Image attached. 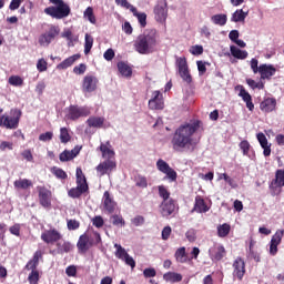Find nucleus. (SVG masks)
Instances as JSON below:
<instances>
[{
  "mask_svg": "<svg viewBox=\"0 0 284 284\" xmlns=\"http://www.w3.org/2000/svg\"><path fill=\"white\" fill-rule=\"evenodd\" d=\"M199 128H201V121L199 120L181 125L175 131L171 141L173 150H175V152H183V150H190V148L194 145V140H192V136L194 135V132L199 130Z\"/></svg>",
  "mask_w": 284,
  "mask_h": 284,
  "instance_id": "f257e3e1",
  "label": "nucleus"
},
{
  "mask_svg": "<svg viewBox=\"0 0 284 284\" xmlns=\"http://www.w3.org/2000/svg\"><path fill=\"white\" fill-rule=\"evenodd\" d=\"M159 45V32L156 29H149L140 34L134 41V50L139 54H152Z\"/></svg>",
  "mask_w": 284,
  "mask_h": 284,
  "instance_id": "f03ea898",
  "label": "nucleus"
},
{
  "mask_svg": "<svg viewBox=\"0 0 284 284\" xmlns=\"http://www.w3.org/2000/svg\"><path fill=\"white\" fill-rule=\"evenodd\" d=\"M53 6L44 9V13L52 19H65V17H70V6L65 3L63 0H49Z\"/></svg>",
  "mask_w": 284,
  "mask_h": 284,
  "instance_id": "7ed1b4c3",
  "label": "nucleus"
},
{
  "mask_svg": "<svg viewBox=\"0 0 284 284\" xmlns=\"http://www.w3.org/2000/svg\"><path fill=\"white\" fill-rule=\"evenodd\" d=\"M19 121H21V110L13 109L10 111V114H3L0 116V128L17 130V128H19Z\"/></svg>",
  "mask_w": 284,
  "mask_h": 284,
  "instance_id": "20e7f679",
  "label": "nucleus"
},
{
  "mask_svg": "<svg viewBox=\"0 0 284 284\" xmlns=\"http://www.w3.org/2000/svg\"><path fill=\"white\" fill-rule=\"evenodd\" d=\"M64 112V119H67V121H77L83 116H90L91 113L90 108L79 105H70Z\"/></svg>",
  "mask_w": 284,
  "mask_h": 284,
  "instance_id": "39448f33",
  "label": "nucleus"
},
{
  "mask_svg": "<svg viewBox=\"0 0 284 284\" xmlns=\"http://www.w3.org/2000/svg\"><path fill=\"white\" fill-rule=\"evenodd\" d=\"M176 65L181 79L190 85L192 83V74H190V67H187V59L185 57L178 58Z\"/></svg>",
  "mask_w": 284,
  "mask_h": 284,
  "instance_id": "423d86ee",
  "label": "nucleus"
},
{
  "mask_svg": "<svg viewBox=\"0 0 284 284\" xmlns=\"http://www.w3.org/2000/svg\"><path fill=\"white\" fill-rule=\"evenodd\" d=\"M114 248H115V253H114L115 258L123 261L125 263V265H129L131 267V270H134V267H136V262L134 261V258L132 256H130L128 251H125V248H123V246H121V244L115 243Z\"/></svg>",
  "mask_w": 284,
  "mask_h": 284,
  "instance_id": "0eeeda50",
  "label": "nucleus"
},
{
  "mask_svg": "<svg viewBox=\"0 0 284 284\" xmlns=\"http://www.w3.org/2000/svg\"><path fill=\"white\" fill-rule=\"evenodd\" d=\"M156 168L159 172H162V174L166 175L171 183H174V181H176V171H174V169H172L171 165L165 162V160H158Z\"/></svg>",
  "mask_w": 284,
  "mask_h": 284,
  "instance_id": "6e6552de",
  "label": "nucleus"
},
{
  "mask_svg": "<svg viewBox=\"0 0 284 284\" xmlns=\"http://www.w3.org/2000/svg\"><path fill=\"white\" fill-rule=\"evenodd\" d=\"M57 37H59V28L52 26L45 33L40 36L39 43L40 45H42V48H48V45H50V42L53 39H57Z\"/></svg>",
  "mask_w": 284,
  "mask_h": 284,
  "instance_id": "1a4fd4ad",
  "label": "nucleus"
},
{
  "mask_svg": "<svg viewBox=\"0 0 284 284\" xmlns=\"http://www.w3.org/2000/svg\"><path fill=\"white\" fill-rule=\"evenodd\" d=\"M155 20L159 23L168 21V1L161 0L154 8Z\"/></svg>",
  "mask_w": 284,
  "mask_h": 284,
  "instance_id": "9d476101",
  "label": "nucleus"
},
{
  "mask_svg": "<svg viewBox=\"0 0 284 284\" xmlns=\"http://www.w3.org/2000/svg\"><path fill=\"white\" fill-rule=\"evenodd\" d=\"M281 187H284V171L277 170L275 179L272 181L270 185L272 195L277 196V194L281 192Z\"/></svg>",
  "mask_w": 284,
  "mask_h": 284,
  "instance_id": "9b49d317",
  "label": "nucleus"
},
{
  "mask_svg": "<svg viewBox=\"0 0 284 284\" xmlns=\"http://www.w3.org/2000/svg\"><path fill=\"white\" fill-rule=\"evenodd\" d=\"M37 190L39 193L40 205H42V207H50V205H52V192L45 186H38Z\"/></svg>",
  "mask_w": 284,
  "mask_h": 284,
  "instance_id": "f8f14e48",
  "label": "nucleus"
},
{
  "mask_svg": "<svg viewBox=\"0 0 284 284\" xmlns=\"http://www.w3.org/2000/svg\"><path fill=\"white\" fill-rule=\"evenodd\" d=\"M284 230H278L271 239L270 243V254L271 256H276L278 253V245H281V241H283Z\"/></svg>",
  "mask_w": 284,
  "mask_h": 284,
  "instance_id": "ddd939ff",
  "label": "nucleus"
},
{
  "mask_svg": "<svg viewBox=\"0 0 284 284\" xmlns=\"http://www.w3.org/2000/svg\"><path fill=\"white\" fill-rule=\"evenodd\" d=\"M41 240L44 243L53 244V243H57V241H61V233L57 231V229L45 230L41 234Z\"/></svg>",
  "mask_w": 284,
  "mask_h": 284,
  "instance_id": "4468645a",
  "label": "nucleus"
},
{
  "mask_svg": "<svg viewBox=\"0 0 284 284\" xmlns=\"http://www.w3.org/2000/svg\"><path fill=\"white\" fill-rule=\"evenodd\" d=\"M99 85V79L94 75H85L82 81V91L83 92H94Z\"/></svg>",
  "mask_w": 284,
  "mask_h": 284,
  "instance_id": "2eb2a0df",
  "label": "nucleus"
},
{
  "mask_svg": "<svg viewBox=\"0 0 284 284\" xmlns=\"http://www.w3.org/2000/svg\"><path fill=\"white\" fill-rule=\"evenodd\" d=\"M113 170H116V162L114 160H105L97 166V172L100 176L110 174Z\"/></svg>",
  "mask_w": 284,
  "mask_h": 284,
  "instance_id": "dca6fc26",
  "label": "nucleus"
},
{
  "mask_svg": "<svg viewBox=\"0 0 284 284\" xmlns=\"http://www.w3.org/2000/svg\"><path fill=\"white\" fill-rule=\"evenodd\" d=\"M233 276L239 278V281H243V276H245V261L241 257L233 262Z\"/></svg>",
  "mask_w": 284,
  "mask_h": 284,
  "instance_id": "f3484780",
  "label": "nucleus"
},
{
  "mask_svg": "<svg viewBox=\"0 0 284 284\" xmlns=\"http://www.w3.org/2000/svg\"><path fill=\"white\" fill-rule=\"evenodd\" d=\"M82 146L77 145L74 146L73 150H64L62 153L59 155V160L61 163H68V161H72L73 159H77L79 156V152H81Z\"/></svg>",
  "mask_w": 284,
  "mask_h": 284,
  "instance_id": "a211bd4d",
  "label": "nucleus"
},
{
  "mask_svg": "<svg viewBox=\"0 0 284 284\" xmlns=\"http://www.w3.org/2000/svg\"><path fill=\"white\" fill-rule=\"evenodd\" d=\"M150 110H163V94L161 91H153L152 99L149 100Z\"/></svg>",
  "mask_w": 284,
  "mask_h": 284,
  "instance_id": "6ab92c4d",
  "label": "nucleus"
},
{
  "mask_svg": "<svg viewBox=\"0 0 284 284\" xmlns=\"http://www.w3.org/2000/svg\"><path fill=\"white\" fill-rule=\"evenodd\" d=\"M94 245V240H92L88 234H83L80 236L77 247L80 252L85 253L88 250H90Z\"/></svg>",
  "mask_w": 284,
  "mask_h": 284,
  "instance_id": "aec40b11",
  "label": "nucleus"
},
{
  "mask_svg": "<svg viewBox=\"0 0 284 284\" xmlns=\"http://www.w3.org/2000/svg\"><path fill=\"white\" fill-rule=\"evenodd\" d=\"M260 110L264 112V114L274 112V110H276V100L274 98H264V100L260 103Z\"/></svg>",
  "mask_w": 284,
  "mask_h": 284,
  "instance_id": "412c9836",
  "label": "nucleus"
},
{
  "mask_svg": "<svg viewBox=\"0 0 284 284\" xmlns=\"http://www.w3.org/2000/svg\"><path fill=\"white\" fill-rule=\"evenodd\" d=\"M176 210V204L174 203V200H166L163 201L161 204V214L164 217L172 216Z\"/></svg>",
  "mask_w": 284,
  "mask_h": 284,
  "instance_id": "4be33fe9",
  "label": "nucleus"
},
{
  "mask_svg": "<svg viewBox=\"0 0 284 284\" xmlns=\"http://www.w3.org/2000/svg\"><path fill=\"white\" fill-rule=\"evenodd\" d=\"M258 73L261 74V79L270 80L274 74H276V68L272 64H261Z\"/></svg>",
  "mask_w": 284,
  "mask_h": 284,
  "instance_id": "5701e85b",
  "label": "nucleus"
},
{
  "mask_svg": "<svg viewBox=\"0 0 284 284\" xmlns=\"http://www.w3.org/2000/svg\"><path fill=\"white\" fill-rule=\"evenodd\" d=\"M192 212H196L197 214H205V212H210V206H207L203 197L197 195L195 197V203Z\"/></svg>",
  "mask_w": 284,
  "mask_h": 284,
  "instance_id": "b1692460",
  "label": "nucleus"
},
{
  "mask_svg": "<svg viewBox=\"0 0 284 284\" xmlns=\"http://www.w3.org/2000/svg\"><path fill=\"white\" fill-rule=\"evenodd\" d=\"M100 152H102L103 159L106 161H114V150L112 149V144L110 142L102 143L100 145Z\"/></svg>",
  "mask_w": 284,
  "mask_h": 284,
  "instance_id": "393cba45",
  "label": "nucleus"
},
{
  "mask_svg": "<svg viewBox=\"0 0 284 284\" xmlns=\"http://www.w3.org/2000/svg\"><path fill=\"white\" fill-rule=\"evenodd\" d=\"M103 206H104V210L109 212V214H112V212H114L116 207V202H114L112 196H110V192L108 191H105L103 195Z\"/></svg>",
  "mask_w": 284,
  "mask_h": 284,
  "instance_id": "a878e982",
  "label": "nucleus"
},
{
  "mask_svg": "<svg viewBox=\"0 0 284 284\" xmlns=\"http://www.w3.org/2000/svg\"><path fill=\"white\" fill-rule=\"evenodd\" d=\"M256 138L261 148L264 150V156H270L272 154V146L268 144L267 138L263 133H257Z\"/></svg>",
  "mask_w": 284,
  "mask_h": 284,
  "instance_id": "bb28decb",
  "label": "nucleus"
},
{
  "mask_svg": "<svg viewBox=\"0 0 284 284\" xmlns=\"http://www.w3.org/2000/svg\"><path fill=\"white\" fill-rule=\"evenodd\" d=\"M81 59V54H73L57 65V70H68V68L74 65L75 61Z\"/></svg>",
  "mask_w": 284,
  "mask_h": 284,
  "instance_id": "cd10ccee",
  "label": "nucleus"
},
{
  "mask_svg": "<svg viewBox=\"0 0 284 284\" xmlns=\"http://www.w3.org/2000/svg\"><path fill=\"white\" fill-rule=\"evenodd\" d=\"M239 97H241L243 99V101L246 103V108L247 110H250V112L254 111V103L252 102V95L246 92L243 87L240 90Z\"/></svg>",
  "mask_w": 284,
  "mask_h": 284,
  "instance_id": "c85d7f7f",
  "label": "nucleus"
},
{
  "mask_svg": "<svg viewBox=\"0 0 284 284\" xmlns=\"http://www.w3.org/2000/svg\"><path fill=\"white\" fill-rule=\"evenodd\" d=\"M163 280L166 283H181V281H183V275L176 272H168L163 275Z\"/></svg>",
  "mask_w": 284,
  "mask_h": 284,
  "instance_id": "c756f323",
  "label": "nucleus"
},
{
  "mask_svg": "<svg viewBox=\"0 0 284 284\" xmlns=\"http://www.w3.org/2000/svg\"><path fill=\"white\" fill-rule=\"evenodd\" d=\"M88 191V184H80L78 183V186L74 189H71L69 191V196L71 199H79V196H81V194H83V192Z\"/></svg>",
  "mask_w": 284,
  "mask_h": 284,
  "instance_id": "7c9ffc66",
  "label": "nucleus"
},
{
  "mask_svg": "<svg viewBox=\"0 0 284 284\" xmlns=\"http://www.w3.org/2000/svg\"><path fill=\"white\" fill-rule=\"evenodd\" d=\"M230 52L234 59H240V61H244L248 57L247 51L239 49L236 45L230 47Z\"/></svg>",
  "mask_w": 284,
  "mask_h": 284,
  "instance_id": "2f4dec72",
  "label": "nucleus"
},
{
  "mask_svg": "<svg viewBox=\"0 0 284 284\" xmlns=\"http://www.w3.org/2000/svg\"><path fill=\"white\" fill-rule=\"evenodd\" d=\"M247 18V12L243 11V9H237L231 17V21L233 23H243Z\"/></svg>",
  "mask_w": 284,
  "mask_h": 284,
  "instance_id": "473e14b6",
  "label": "nucleus"
},
{
  "mask_svg": "<svg viewBox=\"0 0 284 284\" xmlns=\"http://www.w3.org/2000/svg\"><path fill=\"white\" fill-rule=\"evenodd\" d=\"M211 21L212 23H214V26H220L221 28H223V26L227 23V14L225 13L214 14L211 17Z\"/></svg>",
  "mask_w": 284,
  "mask_h": 284,
  "instance_id": "72a5a7b5",
  "label": "nucleus"
},
{
  "mask_svg": "<svg viewBox=\"0 0 284 284\" xmlns=\"http://www.w3.org/2000/svg\"><path fill=\"white\" fill-rule=\"evenodd\" d=\"M131 12L133 13L134 17H136L142 28H145V26H148V14L136 11L135 7H131Z\"/></svg>",
  "mask_w": 284,
  "mask_h": 284,
  "instance_id": "f704fd0d",
  "label": "nucleus"
},
{
  "mask_svg": "<svg viewBox=\"0 0 284 284\" xmlns=\"http://www.w3.org/2000/svg\"><path fill=\"white\" fill-rule=\"evenodd\" d=\"M89 128H103V123H105L104 118L91 116L87 120Z\"/></svg>",
  "mask_w": 284,
  "mask_h": 284,
  "instance_id": "c9c22d12",
  "label": "nucleus"
},
{
  "mask_svg": "<svg viewBox=\"0 0 284 284\" xmlns=\"http://www.w3.org/2000/svg\"><path fill=\"white\" fill-rule=\"evenodd\" d=\"M13 185L16 190H28V187H32V181L28 179H20V180H16L13 182Z\"/></svg>",
  "mask_w": 284,
  "mask_h": 284,
  "instance_id": "e433bc0d",
  "label": "nucleus"
},
{
  "mask_svg": "<svg viewBox=\"0 0 284 284\" xmlns=\"http://www.w3.org/2000/svg\"><path fill=\"white\" fill-rule=\"evenodd\" d=\"M118 70L122 77H132V68L125 62H119Z\"/></svg>",
  "mask_w": 284,
  "mask_h": 284,
  "instance_id": "4c0bfd02",
  "label": "nucleus"
},
{
  "mask_svg": "<svg viewBox=\"0 0 284 284\" xmlns=\"http://www.w3.org/2000/svg\"><path fill=\"white\" fill-rule=\"evenodd\" d=\"M92 45H94V38H92V36H90V33H85L84 54H90V50H92Z\"/></svg>",
  "mask_w": 284,
  "mask_h": 284,
  "instance_id": "58836bf2",
  "label": "nucleus"
},
{
  "mask_svg": "<svg viewBox=\"0 0 284 284\" xmlns=\"http://www.w3.org/2000/svg\"><path fill=\"white\" fill-rule=\"evenodd\" d=\"M41 257V252L37 251L33 255V258L28 262L26 265L27 270H37V265H39V258Z\"/></svg>",
  "mask_w": 284,
  "mask_h": 284,
  "instance_id": "ea45409f",
  "label": "nucleus"
},
{
  "mask_svg": "<svg viewBox=\"0 0 284 284\" xmlns=\"http://www.w3.org/2000/svg\"><path fill=\"white\" fill-rule=\"evenodd\" d=\"M111 223L115 227H125V220L123 219L122 215L114 214L111 216Z\"/></svg>",
  "mask_w": 284,
  "mask_h": 284,
  "instance_id": "a19ab883",
  "label": "nucleus"
},
{
  "mask_svg": "<svg viewBox=\"0 0 284 284\" xmlns=\"http://www.w3.org/2000/svg\"><path fill=\"white\" fill-rule=\"evenodd\" d=\"M175 258H176L178 263H186L187 262V255L185 254V246H182L176 250Z\"/></svg>",
  "mask_w": 284,
  "mask_h": 284,
  "instance_id": "79ce46f5",
  "label": "nucleus"
},
{
  "mask_svg": "<svg viewBox=\"0 0 284 284\" xmlns=\"http://www.w3.org/2000/svg\"><path fill=\"white\" fill-rule=\"evenodd\" d=\"M230 230H232V227L227 223L217 226V236H220L221 239H225V236L230 234Z\"/></svg>",
  "mask_w": 284,
  "mask_h": 284,
  "instance_id": "37998d69",
  "label": "nucleus"
},
{
  "mask_svg": "<svg viewBox=\"0 0 284 284\" xmlns=\"http://www.w3.org/2000/svg\"><path fill=\"white\" fill-rule=\"evenodd\" d=\"M83 18L88 19L93 26L97 23V17L94 16V9L92 7H88L83 12Z\"/></svg>",
  "mask_w": 284,
  "mask_h": 284,
  "instance_id": "c03bdc74",
  "label": "nucleus"
},
{
  "mask_svg": "<svg viewBox=\"0 0 284 284\" xmlns=\"http://www.w3.org/2000/svg\"><path fill=\"white\" fill-rule=\"evenodd\" d=\"M8 83L14 88H21V85H23V78L19 75H11L8 80Z\"/></svg>",
  "mask_w": 284,
  "mask_h": 284,
  "instance_id": "a18cd8bd",
  "label": "nucleus"
},
{
  "mask_svg": "<svg viewBox=\"0 0 284 284\" xmlns=\"http://www.w3.org/2000/svg\"><path fill=\"white\" fill-rule=\"evenodd\" d=\"M57 245H58V250L61 254H62V252H65V253L72 252V250L74 248V246L70 242H63L62 244L58 243Z\"/></svg>",
  "mask_w": 284,
  "mask_h": 284,
  "instance_id": "49530a36",
  "label": "nucleus"
},
{
  "mask_svg": "<svg viewBox=\"0 0 284 284\" xmlns=\"http://www.w3.org/2000/svg\"><path fill=\"white\" fill-rule=\"evenodd\" d=\"M70 131H68V128H61L60 129V141L61 143H68L70 141Z\"/></svg>",
  "mask_w": 284,
  "mask_h": 284,
  "instance_id": "de8ad7c7",
  "label": "nucleus"
},
{
  "mask_svg": "<svg viewBox=\"0 0 284 284\" xmlns=\"http://www.w3.org/2000/svg\"><path fill=\"white\" fill-rule=\"evenodd\" d=\"M158 190L159 195L161 196V199H163V201H170V191H168V189L164 185L158 186Z\"/></svg>",
  "mask_w": 284,
  "mask_h": 284,
  "instance_id": "09e8293b",
  "label": "nucleus"
},
{
  "mask_svg": "<svg viewBox=\"0 0 284 284\" xmlns=\"http://www.w3.org/2000/svg\"><path fill=\"white\" fill-rule=\"evenodd\" d=\"M51 172L52 174H54V176H57V179H68V173H65V171H63L62 169L53 166L51 169Z\"/></svg>",
  "mask_w": 284,
  "mask_h": 284,
  "instance_id": "8fccbe9b",
  "label": "nucleus"
},
{
  "mask_svg": "<svg viewBox=\"0 0 284 284\" xmlns=\"http://www.w3.org/2000/svg\"><path fill=\"white\" fill-rule=\"evenodd\" d=\"M251 148H252V145H250V142L247 140H243L240 143V149L242 150L244 156H248L250 155Z\"/></svg>",
  "mask_w": 284,
  "mask_h": 284,
  "instance_id": "3c124183",
  "label": "nucleus"
},
{
  "mask_svg": "<svg viewBox=\"0 0 284 284\" xmlns=\"http://www.w3.org/2000/svg\"><path fill=\"white\" fill-rule=\"evenodd\" d=\"M77 183H80L82 185H88V182L85 181V175H83V171L81 168L77 169Z\"/></svg>",
  "mask_w": 284,
  "mask_h": 284,
  "instance_id": "603ef678",
  "label": "nucleus"
},
{
  "mask_svg": "<svg viewBox=\"0 0 284 284\" xmlns=\"http://www.w3.org/2000/svg\"><path fill=\"white\" fill-rule=\"evenodd\" d=\"M29 283L30 284L39 283V271H37V268L31 270V274L29 275Z\"/></svg>",
  "mask_w": 284,
  "mask_h": 284,
  "instance_id": "864d4df0",
  "label": "nucleus"
},
{
  "mask_svg": "<svg viewBox=\"0 0 284 284\" xmlns=\"http://www.w3.org/2000/svg\"><path fill=\"white\" fill-rule=\"evenodd\" d=\"M131 223L135 226L139 227L141 225H143V223H145V217H143L142 215H136L135 217H133L131 220Z\"/></svg>",
  "mask_w": 284,
  "mask_h": 284,
  "instance_id": "5fc2aeb1",
  "label": "nucleus"
},
{
  "mask_svg": "<svg viewBox=\"0 0 284 284\" xmlns=\"http://www.w3.org/2000/svg\"><path fill=\"white\" fill-rule=\"evenodd\" d=\"M190 52L191 54L199 57L200 54H203V45L195 44L190 48Z\"/></svg>",
  "mask_w": 284,
  "mask_h": 284,
  "instance_id": "6e6d98bb",
  "label": "nucleus"
},
{
  "mask_svg": "<svg viewBox=\"0 0 284 284\" xmlns=\"http://www.w3.org/2000/svg\"><path fill=\"white\" fill-rule=\"evenodd\" d=\"M144 278H154L156 276V270L149 267L143 271Z\"/></svg>",
  "mask_w": 284,
  "mask_h": 284,
  "instance_id": "4d7b16f0",
  "label": "nucleus"
},
{
  "mask_svg": "<svg viewBox=\"0 0 284 284\" xmlns=\"http://www.w3.org/2000/svg\"><path fill=\"white\" fill-rule=\"evenodd\" d=\"M37 70L40 72H45V70H48V62L44 59L38 60Z\"/></svg>",
  "mask_w": 284,
  "mask_h": 284,
  "instance_id": "13d9d810",
  "label": "nucleus"
},
{
  "mask_svg": "<svg viewBox=\"0 0 284 284\" xmlns=\"http://www.w3.org/2000/svg\"><path fill=\"white\" fill-rule=\"evenodd\" d=\"M185 237L187 241H190V243H194V241H196V231L194 229L189 230L185 233Z\"/></svg>",
  "mask_w": 284,
  "mask_h": 284,
  "instance_id": "bf43d9fd",
  "label": "nucleus"
},
{
  "mask_svg": "<svg viewBox=\"0 0 284 284\" xmlns=\"http://www.w3.org/2000/svg\"><path fill=\"white\" fill-rule=\"evenodd\" d=\"M52 136H54V133L48 131V132L42 133V134L39 135V141H43V142L52 141Z\"/></svg>",
  "mask_w": 284,
  "mask_h": 284,
  "instance_id": "052dcab7",
  "label": "nucleus"
},
{
  "mask_svg": "<svg viewBox=\"0 0 284 284\" xmlns=\"http://www.w3.org/2000/svg\"><path fill=\"white\" fill-rule=\"evenodd\" d=\"M171 234H172V227L171 226H165L162 230V241H168V239H170Z\"/></svg>",
  "mask_w": 284,
  "mask_h": 284,
  "instance_id": "680f3d73",
  "label": "nucleus"
},
{
  "mask_svg": "<svg viewBox=\"0 0 284 284\" xmlns=\"http://www.w3.org/2000/svg\"><path fill=\"white\" fill-rule=\"evenodd\" d=\"M196 65H197V70H199L200 77H203V74H204L205 72H207V68L205 67V62H203V61H197V62H196Z\"/></svg>",
  "mask_w": 284,
  "mask_h": 284,
  "instance_id": "e2e57ef3",
  "label": "nucleus"
},
{
  "mask_svg": "<svg viewBox=\"0 0 284 284\" xmlns=\"http://www.w3.org/2000/svg\"><path fill=\"white\" fill-rule=\"evenodd\" d=\"M225 256V247L217 246L216 254H215V261H221Z\"/></svg>",
  "mask_w": 284,
  "mask_h": 284,
  "instance_id": "0e129e2a",
  "label": "nucleus"
},
{
  "mask_svg": "<svg viewBox=\"0 0 284 284\" xmlns=\"http://www.w3.org/2000/svg\"><path fill=\"white\" fill-rule=\"evenodd\" d=\"M44 90H45V82H43V81L38 82L36 85L37 94H39V97H41V94H43Z\"/></svg>",
  "mask_w": 284,
  "mask_h": 284,
  "instance_id": "69168bd1",
  "label": "nucleus"
},
{
  "mask_svg": "<svg viewBox=\"0 0 284 284\" xmlns=\"http://www.w3.org/2000/svg\"><path fill=\"white\" fill-rule=\"evenodd\" d=\"M85 70H87V67L83 63L73 68L74 74H85Z\"/></svg>",
  "mask_w": 284,
  "mask_h": 284,
  "instance_id": "338daca9",
  "label": "nucleus"
},
{
  "mask_svg": "<svg viewBox=\"0 0 284 284\" xmlns=\"http://www.w3.org/2000/svg\"><path fill=\"white\" fill-rule=\"evenodd\" d=\"M92 223L94 225V227H103V217H101V215H98L92 219Z\"/></svg>",
  "mask_w": 284,
  "mask_h": 284,
  "instance_id": "774afa93",
  "label": "nucleus"
}]
</instances>
